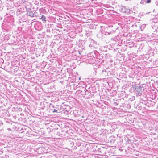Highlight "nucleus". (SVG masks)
I'll return each mask as SVG.
<instances>
[{
    "mask_svg": "<svg viewBox=\"0 0 158 158\" xmlns=\"http://www.w3.org/2000/svg\"><path fill=\"white\" fill-rule=\"evenodd\" d=\"M53 112H57V110L56 109H54L53 111Z\"/></svg>",
    "mask_w": 158,
    "mask_h": 158,
    "instance_id": "6e6552de",
    "label": "nucleus"
},
{
    "mask_svg": "<svg viewBox=\"0 0 158 158\" xmlns=\"http://www.w3.org/2000/svg\"><path fill=\"white\" fill-rule=\"evenodd\" d=\"M40 12L41 13L44 14L46 12V10L44 8H40L39 9Z\"/></svg>",
    "mask_w": 158,
    "mask_h": 158,
    "instance_id": "7ed1b4c3",
    "label": "nucleus"
},
{
    "mask_svg": "<svg viewBox=\"0 0 158 158\" xmlns=\"http://www.w3.org/2000/svg\"><path fill=\"white\" fill-rule=\"evenodd\" d=\"M151 0H146V3H150L151 2Z\"/></svg>",
    "mask_w": 158,
    "mask_h": 158,
    "instance_id": "0eeeda50",
    "label": "nucleus"
},
{
    "mask_svg": "<svg viewBox=\"0 0 158 158\" xmlns=\"http://www.w3.org/2000/svg\"><path fill=\"white\" fill-rule=\"evenodd\" d=\"M111 32H108L105 30L102 29L97 34V36L100 38H102L103 37H105V35H110Z\"/></svg>",
    "mask_w": 158,
    "mask_h": 158,
    "instance_id": "f257e3e1",
    "label": "nucleus"
},
{
    "mask_svg": "<svg viewBox=\"0 0 158 158\" xmlns=\"http://www.w3.org/2000/svg\"><path fill=\"white\" fill-rule=\"evenodd\" d=\"M40 19H42L43 21L44 20L46 21V17L44 15H42L41 18H40Z\"/></svg>",
    "mask_w": 158,
    "mask_h": 158,
    "instance_id": "39448f33",
    "label": "nucleus"
},
{
    "mask_svg": "<svg viewBox=\"0 0 158 158\" xmlns=\"http://www.w3.org/2000/svg\"><path fill=\"white\" fill-rule=\"evenodd\" d=\"M144 90V87L142 86L137 87L135 89V91L137 92L139 95L142 94Z\"/></svg>",
    "mask_w": 158,
    "mask_h": 158,
    "instance_id": "f03ea898",
    "label": "nucleus"
},
{
    "mask_svg": "<svg viewBox=\"0 0 158 158\" xmlns=\"http://www.w3.org/2000/svg\"><path fill=\"white\" fill-rule=\"evenodd\" d=\"M145 3H146V0H142L140 2L142 4H144Z\"/></svg>",
    "mask_w": 158,
    "mask_h": 158,
    "instance_id": "423d86ee",
    "label": "nucleus"
},
{
    "mask_svg": "<svg viewBox=\"0 0 158 158\" xmlns=\"http://www.w3.org/2000/svg\"><path fill=\"white\" fill-rule=\"evenodd\" d=\"M27 14L28 15H29L31 17H33L34 16V15L33 13L31 11H28L27 12Z\"/></svg>",
    "mask_w": 158,
    "mask_h": 158,
    "instance_id": "20e7f679",
    "label": "nucleus"
}]
</instances>
